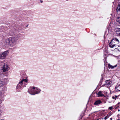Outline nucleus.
<instances>
[{
  "label": "nucleus",
  "mask_w": 120,
  "mask_h": 120,
  "mask_svg": "<svg viewBox=\"0 0 120 120\" xmlns=\"http://www.w3.org/2000/svg\"><path fill=\"white\" fill-rule=\"evenodd\" d=\"M113 107H109V109L110 110H111L112 109Z\"/></svg>",
  "instance_id": "6ab92c4d"
},
{
  "label": "nucleus",
  "mask_w": 120,
  "mask_h": 120,
  "mask_svg": "<svg viewBox=\"0 0 120 120\" xmlns=\"http://www.w3.org/2000/svg\"><path fill=\"white\" fill-rule=\"evenodd\" d=\"M27 26H28V25H27L26 26V27H27Z\"/></svg>",
  "instance_id": "bb28decb"
},
{
  "label": "nucleus",
  "mask_w": 120,
  "mask_h": 120,
  "mask_svg": "<svg viewBox=\"0 0 120 120\" xmlns=\"http://www.w3.org/2000/svg\"><path fill=\"white\" fill-rule=\"evenodd\" d=\"M112 82L110 80H107L105 81V86L109 88L110 87L111 85Z\"/></svg>",
  "instance_id": "39448f33"
},
{
  "label": "nucleus",
  "mask_w": 120,
  "mask_h": 120,
  "mask_svg": "<svg viewBox=\"0 0 120 120\" xmlns=\"http://www.w3.org/2000/svg\"><path fill=\"white\" fill-rule=\"evenodd\" d=\"M119 35H120V33H119Z\"/></svg>",
  "instance_id": "393cba45"
},
{
  "label": "nucleus",
  "mask_w": 120,
  "mask_h": 120,
  "mask_svg": "<svg viewBox=\"0 0 120 120\" xmlns=\"http://www.w3.org/2000/svg\"><path fill=\"white\" fill-rule=\"evenodd\" d=\"M118 111H120V110H119V109H118Z\"/></svg>",
  "instance_id": "5701e85b"
},
{
  "label": "nucleus",
  "mask_w": 120,
  "mask_h": 120,
  "mask_svg": "<svg viewBox=\"0 0 120 120\" xmlns=\"http://www.w3.org/2000/svg\"><path fill=\"white\" fill-rule=\"evenodd\" d=\"M97 120H98V119Z\"/></svg>",
  "instance_id": "b1692460"
},
{
  "label": "nucleus",
  "mask_w": 120,
  "mask_h": 120,
  "mask_svg": "<svg viewBox=\"0 0 120 120\" xmlns=\"http://www.w3.org/2000/svg\"><path fill=\"white\" fill-rule=\"evenodd\" d=\"M116 11L117 12L120 11V4H119L116 9Z\"/></svg>",
  "instance_id": "4468645a"
},
{
  "label": "nucleus",
  "mask_w": 120,
  "mask_h": 120,
  "mask_svg": "<svg viewBox=\"0 0 120 120\" xmlns=\"http://www.w3.org/2000/svg\"><path fill=\"white\" fill-rule=\"evenodd\" d=\"M101 103V101L100 100H98L95 101L94 103V104L95 105H98Z\"/></svg>",
  "instance_id": "9d476101"
},
{
  "label": "nucleus",
  "mask_w": 120,
  "mask_h": 120,
  "mask_svg": "<svg viewBox=\"0 0 120 120\" xmlns=\"http://www.w3.org/2000/svg\"><path fill=\"white\" fill-rule=\"evenodd\" d=\"M11 44L12 45L13 43H15L17 40L15 38H10Z\"/></svg>",
  "instance_id": "6e6552de"
},
{
  "label": "nucleus",
  "mask_w": 120,
  "mask_h": 120,
  "mask_svg": "<svg viewBox=\"0 0 120 120\" xmlns=\"http://www.w3.org/2000/svg\"><path fill=\"white\" fill-rule=\"evenodd\" d=\"M9 52L8 51H6L3 53L0 54V59H3L5 58L7 56Z\"/></svg>",
  "instance_id": "20e7f679"
},
{
  "label": "nucleus",
  "mask_w": 120,
  "mask_h": 120,
  "mask_svg": "<svg viewBox=\"0 0 120 120\" xmlns=\"http://www.w3.org/2000/svg\"><path fill=\"white\" fill-rule=\"evenodd\" d=\"M41 90L38 88L35 87H30L28 90V92L32 95H34L40 93Z\"/></svg>",
  "instance_id": "f03ea898"
},
{
  "label": "nucleus",
  "mask_w": 120,
  "mask_h": 120,
  "mask_svg": "<svg viewBox=\"0 0 120 120\" xmlns=\"http://www.w3.org/2000/svg\"><path fill=\"white\" fill-rule=\"evenodd\" d=\"M118 98V96L116 95H114L112 97V98L113 99L116 100V99Z\"/></svg>",
  "instance_id": "f3484780"
},
{
  "label": "nucleus",
  "mask_w": 120,
  "mask_h": 120,
  "mask_svg": "<svg viewBox=\"0 0 120 120\" xmlns=\"http://www.w3.org/2000/svg\"><path fill=\"white\" fill-rule=\"evenodd\" d=\"M117 120H120V119H118Z\"/></svg>",
  "instance_id": "a878e982"
},
{
  "label": "nucleus",
  "mask_w": 120,
  "mask_h": 120,
  "mask_svg": "<svg viewBox=\"0 0 120 120\" xmlns=\"http://www.w3.org/2000/svg\"><path fill=\"white\" fill-rule=\"evenodd\" d=\"M27 80L26 79H20L17 85V87H18L21 88L23 84H26L27 83Z\"/></svg>",
  "instance_id": "7ed1b4c3"
},
{
  "label": "nucleus",
  "mask_w": 120,
  "mask_h": 120,
  "mask_svg": "<svg viewBox=\"0 0 120 120\" xmlns=\"http://www.w3.org/2000/svg\"><path fill=\"white\" fill-rule=\"evenodd\" d=\"M102 91H99L98 93H97V94L98 97L103 96L104 95L103 94H102Z\"/></svg>",
  "instance_id": "1a4fd4ad"
},
{
  "label": "nucleus",
  "mask_w": 120,
  "mask_h": 120,
  "mask_svg": "<svg viewBox=\"0 0 120 120\" xmlns=\"http://www.w3.org/2000/svg\"><path fill=\"white\" fill-rule=\"evenodd\" d=\"M110 119H111V120H112V119L111 118H110Z\"/></svg>",
  "instance_id": "cd10ccee"
},
{
  "label": "nucleus",
  "mask_w": 120,
  "mask_h": 120,
  "mask_svg": "<svg viewBox=\"0 0 120 120\" xmlns=\"http://www.w3.org/2000/svg\"><path fill=\"white\" fill-rule=\"evenodd\" d=\"M40 2H41V3H42V2L43 1H42V0H41V1H40Z\"/></svg>",
  "instance_id": "412c9836"
},
{
  "label": "nucleus",
  "mask_w": 120,
  "mask_h": 120,
  "mask_svg": "<svg viewBox=\"0 0 120 120\" xmlns=\"http://www.w3.org/2000/svg\"><path fill=\"white\" fill-rule=\"evenodd\" d=\"M5 43L6 45H11V39L10 38H6L5 40Z\"/></svg>",
  "instance_id": "0eeeda50"
},
{
  "label": "nucleus",
  "mask_w": 120,
  "mask_h": 120,
  "mask_svg": "<svg viewBox=\"0 0 120 120\" xmlns=\"http://www.w3.org/2000/svg\"><path fill=\"white\" fill-rule=\"evenodd\" d=\"M117 66V64H116L114 66H112L110 64H108V66L109 68H115Z\"/></svg>",
  "instance_id": "9b49d317"
},
{
  "label": "nucleus",
  "mask_w": 120,
  "mask_h": 120,
  "mask_svg": "<svg viewBox=\"0 0 120 120\" xmlns=\"http://www.w3.org/2000/svg\"><path fill=\"white\" fill-rule=\"evenodd\" d=\"M0 120H5L3 119H1Z\"/></svg>",
  "instance_id": "4be33fe9"
},
{
  "label": "nucleus",
  "mask_w": 120,
  "mask_h": 120,
  "mask_svg": "<svg viewBox=\"0 0 120 120\" xmlns=\"http://www.w3.org/2000/svg\"><path fill=\"white\" fill-rule=\"evenodd\" d=\"M0 98L1 99L4 98L5 96L4 95V93L2 91L0 92Z\"/></svg>",
  "instance_id": "ddd939ff"
},
{
  "label": "nucleus",
  "mask_w": 120,
  "mask_h": 120,
  "mask_svg": "<svg viewBox=\"0 0 120 120\" xmlns=\"http://www.w3.org/2000/svg\"><path fill=\"white\" fill-rule=\"evenodd\" d=\"M5 82L2 80L0 79V87H2L4 85Z\"/></svg>",
  "instance_id": "f8f14e48"
},
{
  "label": "nucleus",
  "mask_w": 120,
  "mask_h": 120,
  "mask_svg": "<svg viewBox=\"0 0 120 120\" xmlns=\"http://www.w3.org/2000/svg\"><path fill=\"white\" fill-rule=\"evenodd\" d=\"M115 31L116 32H118L120 31V28H116L115 30Z\"/></svg>",
  "instance_id": "2eb2a0df"
},
{
  "label": "nucleus",
  "mask_w": 120,
  "mask_h": 120,
  "mask_svg": "<svg viewBox=\"0 0 120 120\" xmlns=\"http://www.w3.org/2000/svg\"><path fill=\"white\" fill-rule=\"evenodd\" d=\"M117 88L118 90L120 91V85L118 86Z\"/></svg>",
  "instance_id": "a211bd4d"
},
{
  "label": "nucleus",
  "mask_w": 120,
  "mask_h": 120,
  "mask_svg": "<svg viewBox=\"0 0 120 120\" xmlns=\"http://www.w3.org/2000/svg\"><path fill=\"white\" fill-rule=\"evenodd\" d=\"M109 47L111 48L120 47V42L116 38H114L109 44Z\"/></svg>",
  "instance_id": "f257e3e1"
},
{
  "label": "nucleus",
  "mask_w": 120,
  "mask_h": 120,
  "mask_svg": "<svg viewBox=\"0 0 120 120\" xmlns=\"http://www.w3.org/2000/svg\"><path fill=\"white\" fill-rule=\"evenodd\" d=\"M116 21L120 23V17H118L117 18Z\"/></svg>",
  "instance_id": "dca6fc26"
},
{
  "label": "nucleus",
  "mask_w": 120,
  "mask_h": 120,
  "mask_svg": "<svg viewBox=\"0 0 120 120\" xmlns=\"http://www.w3.org/2000/svg\"><path fill=\"white\" fill-rule=\"evenodd\" d=\"M8 66L6 64H4L3 67V72H5L8 70Z\"/></svg>",
  "instance_id": "423d86ee"
},
{
  "label": "nucleus",
  "mask_w": 120,
  "mask_h": 120,
  "mask_svg": "<svg viewBox=\"0 0 120 120\" xmlns=\"http://www.w3.org/2000/svg\"><path fill=\"white\" fill-rule=\"evenodd\" d=\"M107 118H108V117H107V116H106L105 117L104 119L105 120H106V119H107Z\"/></svg>",
  "instance_id": "aec40b11"
}]
</instances>
